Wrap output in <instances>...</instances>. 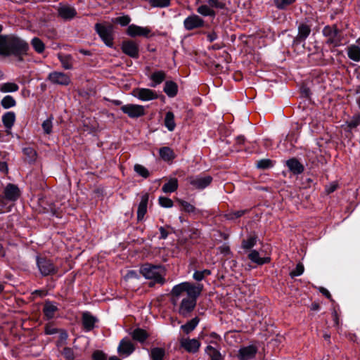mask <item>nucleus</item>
Wrapping results in <instances>:
<instances>
[{
    "mask_svg": "<svg viewBox=\"0 0 360 360\" xmlns=\"http://www.w3.org/2000/svg\"><path fill=\"white\" fill-rule=\"evenodd\" d=\"M93 360H107V356L101 350H96L92 354Z\"/></svg>",
    "mask_w": 360,
    "mask_h": 360,
    "instance_id": "nucleus-55",
    "label": "nucleus"
},
{
    "mask_svg": "<svg viewBox=\"0 0 360 360\" xmlns=\"http://www.w3.org/2000/svg\"><path fill=\"white\" fill-rule=\"evenodd\" d=\"M164 92L169 97H174L176 95L178 91L177 84L172 81H167L164 86Z\"/></svg>",
    "mask_w": 360,
    "mask_h": 360,
    "instance_id": "nucleus-31",
    "label": "nucleus"
},
{
    "mask_svg": "<svg viewBox=\"0 0 360 360\" xmlns=\"http://www.w3.org/2000/svg\"><path fill=\"white\" fill-rule=\"evenodd\" d=\"M218 36L215 32H211L207 34V39L210 42H212L217 39Z\"/></svg>",
    "mask_w": 360,
    "mask_h": 360,
    "instance_id": "nucleus-59",
    "label": "nucleus"
},
{
    "mask_svg": "<svg viewBox=\"0 0 360 360\" xmlns=\"http://www.w3.org/2000/svg\"><path fill=\"white\" fill-rule=\"evenodd\" d=\"M320 292L324 295L326 296L327 298L328 299H330L331 297V295L330 293V292L325 288H320Z\"/></svg>",
    "mask_w": 360,
    "mask_h": 360,
    "instance_id": "nucleus-61",
    "label": "nucleus"
},
{
    "mask_svg": "<svg viewBox=\"0 0 360 360\" xmlns=\"http://www.w3.org/2000/svg\"><path fill=\"white\" fill-rule=\"evenodd\" d=\"M75 354L72 348L64 347L60 351V360H73Z\"/></svg>",
    "mask_w": 360,
    "mask_h": 360,
    "instance_id": "nucleus-40",
    "label": "nucleus"
},
{
    "mask_svg": "<svg viewBox=\"0 0 360 360\" xmlns=\"http://www.w3.org/2000/svg\"><path fill=\"white\" fill-rule=\"evenodd\" d=\"M333 321L336 326L339 325V317L336 311H334L332 314Z\"/></svg>",
    "mask_w": 360,
    "mask_h": 360,
    "instance_id": "nucleus-62",
    "label": "nucleus"
},
{
    "mask_svg": "<svg viewBox=\"0 0 360 360\" xmlns=\"http://www.w3.org/2000/svg\"><path fill=\"white\" fill-rule=\"evenodd\" d=\"M165 355V350L161 347L151 349L150 356L153 360H163Z\"/></svg>",
    "mask_w": 360,
    "mask_h": 360,
    "instance_id": "nucleus-38",
    "label": "nucleus"
},
{
    "mask_svg": "<svg viewBox=\"0 0 360 360\" xmlns=\"http://www.w3.org/2000/svg\"><path fill=\"white\" fill-rule=\"evenodd\" d=\"M159 204L165 208H170L173 206V201L167 197L160 196L158 199Z\"/></svg>",
    "mask_w": 360,
    "mask_h": 360,
    "instance_id": "nucleus-48",
    "label": "nucleus"
},
{
    "mask_svg": "<svg viewBox=\"0 0 360 360\" xmlns=\"http://www.w3.org/2000/svg\"><path fill=\"white\" fill-rule=\"evenodd\" d=\"M8 171V165L6 162L0 161V172L7 174Z\"/></svg>",
    "mask_w": 360,
    "mask_h": 360,
    "instance_id": "nucleus-60",
    "label": "nucleus"
},
{
    "mask_svg": "<svg viewBox=\"0 0 360 360\" xmlns=\"http://www.w3.org/2000/svg\"><path fill=\"white\" fill-rule=\"evenodd\" d=\"M348 57L355 61H360V46L357 45H351L347 49Z\"/></svg>",
    "mask_w": 360,
    "mask_h": 360,
    "instance_id": "nucleus-32",
    "label": "nucleus"
},
{
    "mask_svg": "<svg viewBox=\"0 0 360 360\" xmlns=\"http://www.w3.org/2000/svg\"><path fill=\"white\" fill-rule=\"evenodd\" d=\"M134 346L132 342L127 338L122 339L117 347V351L120 354L129 356L134 351Z\"/></svg>",
    "mask_w": 360,
    "mask_h": 360,
    "instance_id": "nucleus-19",
    "label": "nucleus"
},
{
    "mask_svg": "<svg viewBox=\"0 0 360 360\" xmlns=\"http://www.w3.org/2000/svg\"><path fill=\"white\" fill-rule=\"evenodd\" d=\"M59 333V339L57 342V346L60 347L66 344L67 339L68 338V333L64 330H60Z\"/></svg>",
    "mask_w": 360,
    "mask_h": 360,
    "instance_id": "nucleus-50",
    "label": "nucleus"
},
{
    "mask_svg": "<svg viewBox=\"0 0 360 360\" xmlns=\"http://www.w3.org/2000/svg\"><path fill=\"white\" fill-rule=\"evenodd\" d=\"M197 12L203 16L214 17L216 15L214 10L207 3L198 6Z\"/></svg>",
    "mask_w": 360,
    "mask_h": 360,
    "instance_id": "nucleus-34",
    "label": "nucleus"
},
{
    "mask_svg": "<svg viewBox=\"0 0 360 360\" xmlns=\"http://www.w3.org/2000/svg\"><path fill=\"white\" fill-rule=\"evenodd\" d=\"M19 86L13 82H6L0 84V91L3 93L17 91Z\"/></svg>",
    "mask_w": 360,
    "mask_h": 360,
    "instance_id": "nucleus-39",
    "label": "nucleus"
},
{
    "mask_svg": "<svg viewBox=\"0 0 360 360\" xmlns=\"http://www.w3.org/2000/svg\"><path fill=\"white\" fill-rule=\"evenodd\" d=\"M82 321L84 330L86 331H91L94 328L98 319L89 311H84L82 314Z\"/></svg>",
    "mask_w": 360,
    "mask_h": 360,
    "instance_id": "nucleus-18",
    "label": "nucleus"
},
{
    "mask_svg": "<svg viewBox=\"0 0 360 360\" xmlns=\"http://www.w3.org/2000/svg\"><path fill=\"white\" fill-rule=\"evenodd\" d=\"M337 188V185L336 184H331L330 186H328L327 188H326V191L328 193H333V191H335Z\"/></svg>",
    "mask_w": 360,
    "mask_h": 360,
    "instance_id": "nucleus-64",
    "label": "nucleus"
},
{
    "mask_svg": "<svg viewBox=\"0 0 360 360\" xmlns=\"http://www.w3.org/2000/svg\"><path fill=\"white\" fill-rule=\"evenodd\" d=\"M304 269L303 264L301 263H298L296 266V268L290 273V276L292 278L299 276L303 274Z\"/></svg>",
    "mask_w": 360,
    "mask_h": 360,
    "instance_id": "nucleus-54",
    "label": "nucleus"
},
{
    "mask_svg": "<svg viewBox=\"0 0 360 360\" xmlns=\"http://www.w3.org/2000/svg\"><path fill=\"white\" fill-rule=\"evenodd\" d=\"M297 0H274L275 7L278 10H287L292 6Z\"/></svg>",
    "mask_w": 360,
    "mask_h": 360,
    "instance_id": "nucleus-37",
    "label": "nucleus"
},
{
    "mask_svg": "<svg viewBox=\"0 0 360 360\" xmlns=\"http://www.w3.org/2000/svg\"><path fill=\"white\" fill-rule=\"evenodd\" d=\"M166 74L164 71L158 70L154 72L150 77L152 83L150 84L151 87H155L161 84L165 79Z\"/></svg>",
    "mask_w": 360,
    "mask_h": 360,
    "instance_id": "nucleus-27",
    "label": "nucleus"
},
{
    "mask_svg": "<svg viewBox=\"0 0 360 360\" xmlns=\"http://www.w3.org/2000/svg\"><path fill=\"white\" fill-rule=\"evenodd\" d=\"M150 32L151 30L147 27H141L134 24L129 25L127 30V34L131 37L138 36L147 37Z\"/></svg>",
    "mask_w": 360,
    "mask_h": 360,
    "instance_id": "nucleus-17",
    "label": "nucleus"
},
{
    "mask_svg": "<svg viewBox=\"0 0 360 360\" xmlns=\"http://www.w3.org/2000/svg\"><path fill=\"white\" fill-rule=\"evenodd\" d=\"M297 35L294 39L295 44H300L306 40L311 33V25L307 22H301L297 27Z\"/></svg>",
    "mask_w": 360,
    "mask_h": 360,
    "instance_id": "nucleus-14",
    "label": "nucleus"
},
{
    "mask_svg": "<svg viewBox=\"0 0 360 360\" xmlns=\"http://www.w3.org/2000/svg\"><path fill=\"white\" fill-rule=\"evenodd\" d=\"M199 322L200 319L198 316H195L190 321H187L185 324L181 325V330H182L183 332L186 335H188L195 329Z\"/></svg>",
    "mask_w": 360,
    "mask_h": 360,
    "instance_id": "nucleus-24",
    "label": "nucleus"
},
{
    "mask_svg": "<svg viewBox=\"0 0 360 360\" xmlns=\"http://www.w3.org/2000/svg\"><path fill=\"white\" fill-rule=\"evenodd\" d=\"M113 26L109 23H96L95 30L104 44L108 47L113 46Z\"/></svg>",
    "mask_w": 360,
    "mask_h": 360,
    "instance_id": "nucleus-4",
    "label": "nucleus"
},
{
    "mask_svg": "<svg viewBox=\"0 0 360 360\" xmlns=\"http://www.w3.org/2000/svg\"><path fill=\"white\" fill-rule=\"evenodd\" d=\"M130 21L131 18L128 15L117 17L112 20L113 22L120 24L122 26L127 25Z\"/></svg>",
    "mask_w": 360,
    "mask_h": 360,
    "instance_id": "nucleus-52",
    "label": "nucleus"
},
{
    "mask_svg": "<svg viewBox=\"0 0 360 360\" xmlns=\"http://www.w3.org/2000/svg\"><path fill=\"white\" fill-rule=\"evenodd\" d=\"M165 126L170 131H172L175 129L176 124L174 122V115L172 112L169 111L166 113L165 117Z\"/></svg>",
    "mask_w": 360,
    "mask_h": 360,
    "instance_id": "nucleus-36",
    "label": "nucleus"
},
{
    "mask_svg": "<svg viewBox=\"0 0 360 360\" xmlns=\"http://www.w3.org/2000/svg\"><path fill=\"white\" fill-rule=\"evenodd\" d=\"M203 289L202 284L198 285L190 282H182L175 285L170 292L171 302L173 305H177L181 297H184L179 304L177 313L184 318L191 316L195 309L198 297L200 295Z\"/></svg>",
    "mask_w": 360,
    "mask_h": 360,
    "instance_id": "nucleus-1",
    "label": "nucleus"
},
{
    "mask_svg": "<svg viewBox=\"0 0 360 360\" xmlns=\"http://www.w3.org/2000/svg\"><path fill=\"white\" fill-rule=\"evenodd\" d=\"M4 195L6 200L15 201L20 195V191L18 186L13 184H8L4 188Z\"/></svg>",
    "mask_w": 360,
    "mask_h": 360,
    "instance_id": "nucleus-15",
    "label": "nucleus"
},
{
    "mask_svg": "<svg viewBox=\"0 0 360 360\" xmlns=\"http://www.w3.org/2000/svg\"><path fill=\"white\" fill-rule=\"evenodd\" d=\"M148 195L145 193L141 195V201L138 206L137 210V219L141 221L143 219L146 212H147V206L148 202Z\"/></svg>",
    "mask_w": 360,
    "mask_h": 360,
    "instance_id": "nucleus-21",
    "label": "nucleus"
},
{
    "mask_svg": "<svg viewBox=\"0 0 360 360\" xmlns=\"http://www.w3.org/2000/svg\"><path fill=\"white\" fill-rule=\"evenodd\" d=\"M134 171L141 176L143 177V178H147L149 176V172L148 170L145 167H143V165H139V164H136L134 165Z\"/></svg>",
    "mask_w": 360,
    "mask_h": 360,
    "instance_id": "nucleus-47",
    "label": "nucleus"
},
{
    "mask_svg": "<svg viewBox=\"0 0 360 360\" xmlns=\"http://www.w3.org/2000/svg\"><path fill=\"white\" fill-rule=\"evenodd\" d=\"M52 120L51 118L46 119L42 123V129L46 134H50L52 131Z\"/></svg>",
    "mask_w": 360,
    "mask_h": 360,
    "instance_id": "nucleus-53",
    "label": "nucleus"
},
{
    "mask_svg": "<svg viewBox=\"0 0 360 360\" xmlns=\"http://www.w3.org/2000/svg\"><path fill=\"white\" fill-rule=\"evenodd\" d=\"M133 96L142 101H152L158 98V94L155 91L146 88L134 89Z\"/></svg>",
    "mask_w": 360,
    "mask_h": 360,
    "instance_id": "nucleus-10",
    "label": "nucleus"
},
{
    "mask_svg": "<svg viewBox=\"0 0 360 360\" xmlns=\"http://www.w3.org/2000/svg\"><path fill=\"white\" fill-rule=\"evenodd\" d=\"M140 272L146 279L153 280V283L162 285L165 283V270L160 265L146 264L141 267Z\"/></svg>",
    "mask_w": 360,
    "mask_h": 360,
    "instance_id": "nucleus-3",
    "label": "nucleus"
},
{
    "mask_svg": "<svg viewBox=\"0 0 360 360\" xmlns=\"http://www.w3.org/2000/svg\"><path fill=\"white\" fill-rule=\"evenodd\" d=\"M180 347L188 353H197L201 346L200 342L196 338H182L179 340Z\"/></svg>",
    "mask_w": 360,
    "mask_h": 360,
    "instance_id": "nucleus-6",
    "label": "nucleus"
},
{
    "mask_svg": "<svg viewBox=\"0 0 360 360\" xmlns=\"http://www.w3.org/2000/svg\"><path fill=\"white\" fill-rule=\"evenodd\" d=\"M287 166L295 174H301L304 171L302 165L295 158L288 160L287 161Z\"/></svg>",
    "mask_w": 360,
    "mask_h": 360,
    "instance_id": "nucleus-30",
    "label": "nucleus"
},
{
    "mask_svg": "<svg viewBox=\"0 0 360 360\" xmlns=\"http://www.w3.org/2000/svg\"><path fill=\"white\" fill-rule=\"evenodd\" d=\"M131 336L134 340L143 342L148 338V335L143 329L136 328L131 333Z\"/></svg>",
    "mask_w": 360,
    "mask_h": 360,
    "instance_id": "nucleus-35",
    "label": "nucleus"
},
{
    "mask_svg": "<svg viewBox=\"0 0 360 360\" xmlns=\"http://www.w3.org/2000/svg\"><path fill=\"white\" fill-rule=\"evenodd\" d=\"M58 309V307L53 302H46L43 308V312L48 319H51L54 317L55 313Z\"/></svg>",
    "mask_w": 360,
    "mask_h": 360,
    "instance_id": "nucleus-25",
    "label": "nucleus"
},
{
    "mask_svg": "<svg viewBox=\"0 0 360 360\" xmlns=\"http://www.w3.org/2000/svg\"><path fill=\"white\" fill-rule=\"evenodd\" d=\"M31 44L35 51L38 53H41L44 51L45 45L38 37H34L31 41Z\"/></svg>",
    "mask_w": 360,
    "mask_h": 360,
    "instance_id": "nucleus-41",
    "label": "nucleus"
},
{
    "mask_svg": "<svg viewBox=\"0 0 360 360\" xmlns=\"http://www.w3.org/2000/svg\"><path fill=\"white\" fill-rule=\"evenodd\" d=\"M257 167L259 169H267L273 166L272 162L269 159H262L257 162Z\"/></svg>",
    "mask_w": 360,
    "mask_h": 360,
    "instance_id": "nucleus-51",
    "label": "nucleus"
},
{
    "mask_svg": "<svg viewBox=\"0 0 360 360\" xmlns=\"http://www.w3.org/2000/svg\"><path fill=\"white\" fill-rule=\"evenodd\" d=\"M248 257L249 259L251 260V262H252L258 265H262L264 264L269 262V261H270L269 257H261L259 256V252L255 250H252L248 254Z\"/></svg>",
    "mask_w": 360,
    "mask_h": 360,
    "instance_id": "nucleus-26",
    "label": "nucleus"
},
{
    "mask_svg": "<svg viewBox=\"0 0 360 360\" xmlns=\"http://www.w3.org/2000/svg\"><path fill=\"white\" fill-rule=\"evenodd\" d=\"M187 181L195 188L204 189L211 184L212 177L209 175L191 176L187 178Z\"/></svg>",
    "mask_w": 360,
    "mask_h": 360,
    "instance_id": "nucleus-7",
    "label": "nucleus"
},
{
    "mask_svg": "<svg viewBox=\"0 0 360 360\" xmlns=\"http://www.w3.org/2000/svg\"><path fill=\"white\" fill-rule=\"evenodd\" d=\"M178 186L179 184L177 179L171 178L162 186V191L165 193H171L177 190Z\"/></svg>",
    "mask_w": 360,
    "mask_h": 360,
    "instance_id": "nucleus-29",
    "label": "nucleus"
},
{
    "mask_svg": "<svg viewBox=\"0 0 360 360\" xmlns=\"http://www.w3.org/2000/svg\"><path fill=\"white\" fill-rule=\"evenodd\" d=\"M36 262L39 272L44 276L55 274L58 272V267L47 258L37 257Z\"/></svg>",
    "mask_w": 360,
    "mask_h": 360,
    "instance_id": "nucleus-5",
    "label": "nucleus"
},
{
    "mask_svg": "<svg viewBox=\"0 0 360 360\" xmlns=\"http://www.w3.org/2000/svg\"><path fill=\"white\" fill-rule=\"evenodd\" d=\"M257 351L258 349L255 345H250L240 348L238 356L240 360H250L255 356Z\"/></svg>",
    "mask_w": 360,
    "mask_h": 360,
    "instance_id": "nucleus-16",
    "label": "nucleus"
},
{
    "mask_svg": "<svg viewBox=\"0 0 360 360\" xmlns=\"http://www.w3.org/2000/svg\"><path fill=\"white\" fill-rule=\"evenodd\" d=\"M15 122V114L13 111H8L2 116V122L6 128V131L10 133Z\"/></svg>",
    "mask_w": 360,
    "mask_h": 360,
    "instance_id": "nucleus-20",
    "label": "nucleus"
},
{
    "mask_svg": "<svg viewBox=\"0 0 360 360\" xmlns=\"http://www.w3.org/2000/svg\"><path fill=\"white\" fill-rule=\"evenodd\" d=\"M122 52L133 58H138L139 56V49L138 44L133 41H124L121 45Z\"/></svg>",
    "mask_w": 360,
    "mask_h": 360,
    "instance_id": "nucleus-11",
    "label": "nucleus"
},
{
    "mask_svg": "<svg viewBox=\"0 0 360 360\" xmlns=\"http://www.w3.org/2000/svg\"><path fill=\"white\" fill-rule=\"evenodd\" d=\"M170 0H150V4L153 7H167L169 5Z\"/></svg>",
    "mask_w": 360,
    "mask_h": 360,
    "instance_id": "nucleus-49",
    "label": "nucleus"
},
{
    "mask_svg": "<svg viewBox=\"0 0 360 360\" xmlns=\"http://www.w3.org/2000/svg\"><path fill=\"white\" fill-rule=\"evenodd\" d=\"M59 330L51 324L46 325L44 328V332L46 335H53L58 333Z\"/></svg>",
    "mask_w": 360,
    "mask_h": 360,
    "instance_id": "nucleus-57",
    "label": "nucleus"
},
{
    "mask_svg": "<svg viewBox=\"0 0 360 360\" xmlns=\"http://www.w3.org/2000/svg\"><path fill=\"white\" fill-rule=\"evenodd\" d=\"M205 352L209 356L211 360H224V357L221 354L219 349L212 345H207L205 349Z\"/></svg>",
    "mask_w": 360,
    "mask_h": 360,
    "instance_id": "nucleus-28",
    "label": "nucleus"
},
{
    "mask_svg": "<svg viewBox=\"0 0 360 360\" xmlns=\"http://www.w3.org/2000/svg\"><path fill=\"white\" fill-rule=\"evenodd\" d=\"M121 110L130 118H138L146 113L144 107L137 104L124 105L121 107Z\"/></svg>",
    "mask_w": 360,
    "mask_h": 360,
    "instance_id": "nucleus-8",
    "label": "nucleus"
},
{
    "mask_svg": "<svg viewBox=\"0 0 360 360\" xmlns=\"http://www.w3.org/2000/svg\"><path fill=\"white\" fill-rule=\"evenodd\" d=\"M177 202L182 207V210L187 213H195L196 211V208L195 207V206L188 202L187 201L183 200L181 199H178Z\"/></svg>",
    "mask_w": 360,
    "mask_h": 360,
    "instance_id": "nucleus-43",
    "label": "nucleus"
},
{
    "mask_svg": "<svg viewBox=\"0 0 360 360\" xmlns=\"http://www.w3.org/2000/svg\"><path fill=\"white\" fill-rule=\"evenodd\" d=\"M1 104L4 109H8L16 105V101L11 96H6L1 101Z\"/></svg>",
    "mask_w": 360,
    "mask_h": 360,
    "instance_id": "nucleus-44",
    "label": "nucleus"
},
{
    "mask_svg": "<svg viewBox=\"0 0 360 360\" xmlns=\"http://www.w3.org/2000/svg\"><path fill=\"white\" fill-rule=\"evenodd\" d=\"M159 231L160 236H159L160 239H166L169 235V231L164 226L159 227Z\"/></svg>",
    "mask_w": 360,
    "mask_h": 360,
    "instance_id": "nucleus-58",
    "label": "nucleus"
},
{
    "mask_svg": "<svg viewBox=\"0 0 360 360\" xmlns=\"http://www.w3.org/2000/svg\"><path fill=\"white\" fill-rule=\"evenodd\" d=\"M58 58L60 60L62 67L65 70H71L73 68V58L70 54L58 53Z\"/></svg>",
    "mask_w": 360,
    "mask_h": 360,
    "instance_id": "nucleus-23",
    "label": "nucleus"
},
{
    "mask_svg": "<svg viewBox=\"0 0 360 360\" xmlns=\"http://www.w3.org/2000/svg\"><path fill=\"white\" fill-rule=\"evenodd\" d=\"M245 210H238L232 212L227 215V217L229 219H235L242 217L245 213Z\"/></svg>",
    "mask_w": 360,
    "mask_h": 360,
    "instance_id": "nucleus-56",
    "label": "nucleus"
},
{
    "mask_svg": "<svg viewBox=\"0 0 360 360\" xmlns=\"http://www.w3.org/2000/svg\"><path fill=\"white\" fill-rule=\"evenodd\" d=\"M226 0H206L205 2L209 4L212 9H224L226 7Z\"/></svg>",
    "mask_w": 360,
    "mask_h": 360,
    "instance_id": "nucleus-42",
    "label": "nucleus"
},
{
    "mask_svg": "<svg viewBox=\"0 0 360 360\" xmlns=\"http://www.w3.org/2000/svg\"><path fill=\"white\" fill-rule=\"evenodd\" d=\"M48 80L53 84L63 86H68L71 82L69 75L58 71L50 72L48 75Z\"/></svg>",
    "mask_w": 360,
    "mask_h": 360,
    "instance_id": "nucleus-9",
    "label": "nucleus"
},
{
    "mask_svg": "<svg viewBox=\"0 0 360 360\" xmlns=\"http://www.w3.org/2000/svg\"><path fill=\"white\" fill-rule=\"evenodd\" d=\"M57 11L58 15L65 20H72L77 15L75 8L67 4H59Z\"/></svg>",
    "mask_w": 360,
    "mask_h": 360,
    "instance_id": "nucleus-13",
    "label": "nucleus"
},
{
    "mask_svg": "<svg viewBox=\"0 0 360 360\" xmlns=\"http://www.w3.org/2000/svg\"><path fill=\"white\" fill-rule=\"evenodd\" d=\"M257 243V237L254 236H249L242 242V248L245 250H250L253 248Z\"/></svg>",
    "mask_w": 360,
    "mask_h": 360,
    "instance_id": "nucleus-45",
    "label": "nucleus"
},
{
    "mask_svg": "<svg viewBox=\"0 0 360 360\" xmlns=\"http://www.w3.org/2000/svg\"><path fill=\"white\" fill-rule=\"evenodd\" d=\"M323 34L329 38L330 43L339 41V30L336 27L326 26L323 30Z\"/></svg>",
    "mask_w": 360,
    "mask_h": 360,
    "instance_id": "nucleus-22",
    "label": "nucleus"
},
{
    "mask_svg": "<svg viewBox=\"0 0 360 360\" xmlns=\"http://www.w3.org/2000/svg\"><path fill=\"white\" fill-rule=\"evenodd\" d=\"M211 274L210 270L205 269L202 271H195L193 273V278L197 281H200L203 280L206 276H210Z\"/></svg>",
    "mask_w": 360,
    "mask_h": 360,
    "instance_id": "nucleus-46",
    "label": "nucleus"
},
{
    "mask_svg": "<svg viewBox=\"0 0 360 360\" xmlns=\"http://www.w3.org/2000/svg\"><path fill=\"white\" fill-rule=\"evenodd\" d=\"M24 153L29 155H35V151L31 148H25Z\"/></svg>",
    "mask_w": 360,
    "mask_h": 360,
    "instance_id": "nucleus-63",
    "label": "nucleus"
},
{
    "mask_svg": "<svg viewBox=\"0 0 360 360\" xmlns=\"http://www.w3.org/2000/svg\"><path fill=\"white\" fill-rule=\"evenodd\" d=\"M28 49V44L21 38L14 35H0L1 56H13L18 61H22Z\"/></svg>",
    "mask_w": 360,
    "mask_h": 360,
    "instance_id": "nucleus-2",
    "label": "nucleus"
},
{
    "mask_svg": "<svg viewBox=\"0 0 360 360\" xmlns=\"http://www.w3.org/2000/svg\"><path fill=\"white\" fill-rule=\"evenodd\" d=\"M204 25V20L195 14L188 16L184 20V27L186 30H193Z\"/></svg>",
    "mask_w": 360,
    "mask_h": 360,
    "instance_id": "nucleus-12",
    "label": "nucleus"
},
{
    "mask_svg": "<svg viewBox=\"0 0 360 360\" xmlns=\"http://www.w3.org/2000/svg\"><path fill=\"white\" fill-rule=\"evenodd\" d=\"M159 154L160 158L164 161H170L175 158V155L172 148L169 147H162L159 150Z\"/></svg>",
    "mask_w": 360,
    "mask_h": 360,
    "instance_id": "nucleus-33",
    "label": "nucleus"
}]
</instances>
